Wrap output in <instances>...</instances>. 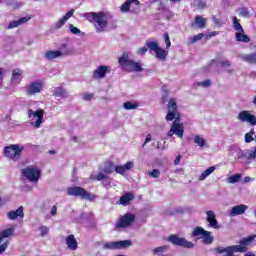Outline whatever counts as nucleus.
<instances>
[{"label":"nucleus","mask_w":256,"mask_h":256,"mask_svg":"<svg viewBox=\"0 0 256 256\" xmlns=\"http://www.w3.org/2000/svg\"><path fill=\"white\" fill-rule=\"evenodd\" d=\"M3 85V68H0V86Z\"/></svg>","instance_id":"nucleus-60"},{"label":"nucleus","mask_w":256,"mask_h":256,"mask_svg":"<svg viewBox=\"0 0 256 256\" xmlns=\"http://www.w3.org/2000/svg\"><path fill=\"white\" fill-rule=\"evenodd\" d=\"M215 35H219V32L214 31L210 33V37H215Z\"/></svg>","instance_id":"nucleus-64"},{"label":"nucleus","mask_w":256,"mask_h":256,"mask_svg":"<svg viewBox=\"0 0 256 256\" xmlns=\"http://www.w3.org/2000/svg\"><path fill=\"white\" fill-rule=\"evenodd\" d=\"M44 87L43 80L32 81L24 87L25 95L27 97H35V95H39L43 91Z\"/></svg>","instance_id":"nucleus-6"},{"label":"nucleus","mask_w":256,"mask_h":256,"mask_svg":"<svg viewBox=\"0 0 256 256\" xmlns=\"http://www.w3.org/2000/svg\"><path fill=\"white\" fill-rule=\"evenodd\" d=\"M133 242L131 240H122L116 241V249H127V247H131Z\"/></svg>","instance_id":"nucleus-34"},{"label":"nucleus","mask_w":256,"mask_h":256,"mask_svg":"<svg viewBox=\"0 0 256 256\" xmlns=\"http://www.w3.org/2000/svg\"><path fill=\"white\" fill-rule=\"evenodd\" d=\"M203 37H205V35L203 33L197 34L193 37L189 38V41L191 44L193 43H197V41H201L203 39Z\"/></svg>","instance_id":"nucleus-46"},{"label":"nucleus","mask_w":256,"mask_h":256,"mask_svg":"<svg viewBox=\"0 0 256 256\" xmlns=\"http://www.w3.org/2000/svg\"><path fill=\"white\" fill-rule=\"evenodd\" d=\"M27 115L32 127H35V129L41 128V125H43V117L45 115V111L43 109H28Z\"/></svg>","instance_id":"nucleus-4"},{"label":"nucleus","mask_w":256,"mask_h":256,"mask_svg":"<svg viewBox=\"0 0 256 256\" xmlns=\"http://www.w3.org/2000/svg\"><path fill=\"white\" fill-rule=\"evenodd\" d=\"M232 26L233 29H235L236 32L241 31L243 32V26H241V22L237 17H232Z\"/></svg>","instance_id":"nucleus-39"},{"label":"nucleus","mask_w":256,"mask_h":256,"mask_svg":"<svg viewBox=\"0 0 256 256\" xmlns=\"http://www.w3.org/2000/svg\"><path fill=\"white\" fill-rule=\"evenodd\" d=\"M244 157L246 159H248V161H255V159H256V146H254L250 149H247L244 152Z\"/></svg>","instance_id":"nucleus-29"},{"label":"nucleus","mask_w":256,"mask_h":256,"mask_svg":"<svg viewBox=\"0 0 256 256\" xmlns=\"http://www.w3.org/2000/svg\"><path fill=\"white\" fill-rule=\"evenodd\" d=\"M23 81V70L16 68L12 72L11 83L19 85Z\"/></svg>","instance_id":"nucleus-20"},{"label":"nucleus","mask_w":256,"mask_h":256,"mask_svg":"<svg viewBox=\"0 0 256 256\" xmlns=\"http://www.w3.org/2000/svg\"><path fill=\"white\" fill-rule=\"evenodd\" d=\"M50 215H52V217H55V215H57V206L54 205L51 208Z\"/></svg>","instance_id":"nucleus-56"},{"label":"nucleus","mask_w":256,"mask_h":256,"mask_svg":"<svg viewBox=\"0 0 256 256\" xmlns=\"http://www.w3.org/2000/svg\"><path fill=\"white\" fill-rule=\"evenodd\" d=\"M230 251L233 253H246L247 247L243 246L241 243L239 245L229 246Z\"/></svg>","instance_id":"nucleus-33"},{"label":"nucleus","mask_w":256,"mask_h":256,"mask_svg":"<svg viewBox=\"0 0 256 256\" xmlns=\"http://www.w3.org/2000/svg\"><path fill=\"white\" fill-rule=\"evenodd\" d=\"M65 55H73V54H63L60 50H48L45 52L44 57L48 61H53V59H59V57H65Z\"/></svg>","instance_id":"nucleus-19"},{"label":"nucleus","mask_w":256,"mask_h":256,"mask_svg":"<svg viewBox=\"0 0 256 256\" xmlns=\"http://www.w3.org/2000/svg\"><path fill=\"white\" fill-rule=\"evenodd\" d=\"M163 39H164V43L166 45V49H170L171 48V38H169V33L165 32L163 34Z\"/></svg>","instance_id":"nucleus-47"},{"label":"nucleus","mask_w":256,"mask_h":256,"mask_svg":"<svg viewBox=\"0 0 256 256\" xmlns=\"http://www.w3.org/2000/svg\"><path fill=\"white\" fill-rule=\"evenodd\" d=\"M251 181H253V178L249 177V176H246L244 178V183H251Z\"/></svg>","instance_id":"nucleus-61"},{"label":"nucleus","mask_w":256,"mask_h":256,"mask_svg":"<svg viewBox=\"0 0 256 256\" xmlns=\"http://www.w3.org/2000/svg\"><path fill=\"white\" fill-rule=\"evenodd\" d=\"M159 175H161V172L158 169H154L152 172H150V176L154 179H159Z\"/></svg>","instance_id":"nucleus-51"},{"label":"nucleus","mask_w":256,"mask_h":256,"mask_svg":"<svg viewBox=\"0 0 256 256\" xmlns=\"http://www.w3.org/2000/svg\"><path fill=\"white\" fill-rule=\"evenodd\" d=\"M221 67H231V62L229 60L222 61Z\"/></svg>","instance_id":"nucleus-57"},{"label":"nucleus","mask_w":256,"mask_h":256,"mask_svg":"<svg viewBox=\"0 0 256 256\" xmlns=\"http://www.w3.org/2000/svg\"><path fill=\"white\" fill-rule=\"evenodd\" d=\"M94 179H96V181H103V179H107V175L103 174V173H98Z\"/></svg>","instance_id":"nucleus-54"},{"label":"nucleus","mask_w":256,"mask_h":256,"mask_svg":"<svg viewBox=\"0 0 256 256\" xmlns=\"http://www.w3.org/2000/svg\"><path fill=\"white\" fill-rule=\"evenodd\" d=\"M213 21L216 25H223V22H221V19L217 18V17H213Z\"/></svg>","instance_id":"nucleus-58"},{"label":"nucleus","mask_w":256,"mask_h":256,"mask_svg":"<svg viewBox=\"0 0 256 256\" xmlns=\"http://www.w3.org/2000/svg\"><path fill=\"white\" fill-rule=\"evenodd\" d=\"M69 29L72 35H79V33H81V30L75 27L73 24H69Z\"/></svg>","instance_id":"nucleus-50"},{"label":"nucleus","mask_w":256,"mask_h":256,"mask_svg":"<svg viewBox=\"0 0 256 256\" xmlns=\"http://www.w3.org/2000/svg\"><path fill=\"white\" fill-rule=\"evenodd\" d=\"M38 231H40L41 237H47L49 235V227L47 226H40Z\"/></svg>","instance_id":"nucleus-48"},{"label":"nucleus","mask_w":256,"mask_h":256,"mask_svg":"<svg viewBox=\"0 0 256 256\" xmlns=\"http://www.w3.org/2000/svg\"><path fill=\"white\" fill-rule=\"evenodd\" d=\"M139 5V0H126L121 6L122 13H127L131 9V4Z\"/></svg>","instance_id":"nucleus-31"},{"label":"nucleus","mask_w":256,"mask_h":256,"mask_svg":"<svg viewBox=\"0 0 256 256\" xmlns=\"http://www.w3.org/2000/svg\"><path fill=\"white\" fill-rule=\"evenodd\" d=\"M238 121H241V123H248L252 127H255L256 125V116L253 114V111L251 110H242L238 113L237 116Z\"/></svg>","instance_id":"nucleus-11"},{"label":"nucleus","mask_w":256,"mask_h":256,"mask_svg":"<svg viewBox=\"0 0 256 256\" xmlns=\"http://www.w3.org/2000/svg\"><path fill=\"white\" fill-rule=\"evenodd\" d=\"M206 23L207 19L203 18V16L197 15L195 17V24L197 25V27H199V29H205Z\"/></svg>","instance_id":"nucleus-36"},{"label":"nucleus","mask_w":256,"mask_h":256,"mask_svg":"<svg viewBox=\"0 0 256 256\" xmlns=\"http://www.w3.org/2000/svg\"><path fill=\"white\" fill-rule=\"evenodd\" d=\"M137 107H139V103L137 102L128 101L123 104V108L126 111H134L135 109H137Z\"/></svg>","instance_id":"nucleus-37"},{"label":"nucleus","mask_w":256,"mask_h":256,"mask_svg":"<svg viewBox=\"0 0 256 256\" xmlns=\"http://www.w3.org/2000/svg\"><path fill=\"white\" fill-rule=\"evenodd\" d=\"M55 97H61L62 99H65L67 97V90L63 87H56L53 91Z\"/></svg>","instance_id":"nucleus-35"},{"label":"nucleus","mask_w":256,"mask_h":256,"mask_svg":"<svg viewBox=\"0 0 256 256\" xmlns=\"http://www.w3.org/2000/svg\"><path fill=\"white\" fill-rule=\"evenodd\" d=\"M247 209H249V206L245 204L235 205L229 210V217H237L239 215H243Z\"/></svg>","instance_id":"nucleus-16"},{"label":"nucleus","mask_w":256,"mask_h":256,"mask_svg":"<svg viewBox=\"0 0 256 256\" xmlns=\"http://www.w3.org/2000/svg\"><path fill=\"white\" fill-rule=\"evenodd\" d=\"M22 175L31 183H37L41 177V170L37 167H27L22 170Z\"/></svg>","instance_id":"nucleus-10"},{"label":"nucleus","mask_w":256,"mask_h":256,"mask_svg":"<svg viewBox=\"0 0 256 256\" xmlns=\"http://www.w3.org/2000/svg\"><path fill=\"white\" fill-rule=\"evenodd\" d=\"M6 217H8L10 221H15V219H19V217L20 219H23V217H25L23 206H20L17 210L7 212Z\"/></svg>","instance_id":"nucleus-18"},{"label":"nucleus","mask_w":256,"mask_h":256,"mask_svg":"<svg viewBox=\"0 0 256 256\" xmlns=\"http://www.w3.org/2000/svg\"><path fill=\"white\" fill-rule=\"evenodd\" d=\"M167 115L165 117L166 121H174L171 125L170 130L167 133L168 137H173L176 135L180 139H183V133H185V128L183 124L179 123L181 116L179 114V106L177 105L176 98H170L167 104Z\"/></svg>","instance_id":"nucleus-1"},{"label":"nucleus","mask_w":256,"mask_h":256,"mask_svg":"<svg viewBox=\"0 0 256 256\" xmlns=\"http://www.w3.org/2000/svg\"><path fill=\"white\" fill-rule=\"evenodd\" d=\"M118 63L123 71H127V73H141V71H143V64L129 59V53L127 52H124L120 56Z\"/></svg>","instance_id":"nucleus-3"},{"label":"nucleus","mask_w":256,"mask_h":256,"mask_svg":"<svg viewBox=\"0 0 256 256\" xmlns=\"http://www.w3.org/2000/svg\"><path fill=\"white\" fill-rule=\"evenodd\" d=\"M147 50V47H141L136 51V53L137 55H145L147 53Z\"/></svg>","instance_id":"nucleus-55"},{"label":"nucleus","mask_w":256,"mask_h":256,"mask_svg":"<svg viewBox=\"0 0 256 256\" xmlns=\"http://www.w3.org/2000/svg\"><path fill=\"white\" fill-rule=\"evenodd\" d=\"M169 249L168 246H160L152 250L153 255L164 256L163 254Z\"/></svg>","instance_id":"nucleus-41"},{"label":"nucleus","mask_w":256,"mask_h":256,"mask_svg":"<svg viewBox=\"0 0 256 256\" xmlns=\"http://www.w3.org/2000/svg\"><path fill=\"white\" fill-rule=\"evenodd\" d=\"M168 241L172 243V245H178V247H185L186 249H193V247H195L193 242L177 235H170Z\"/></svg>","instance_id":"nucleus-12"},{"label":"nucleus","mask_w":256,"mask_h":256,"mask_svg":"<svg viewBox=\"0 0 256 256\" xmlns=\"http://www.w3.org/2000/svg\"><path fill=\"white\" fill-rule=\"evenodd\" d=\"M255 237L256 235H252V236H248L242 240H240V243L243 245V247H249V245H251V243H253V241H255Z\"/></svg>","instance_id":"nucleus-40"},{"label":"nucleus","mask_w":256,"mask_h":256,"mask_svg":"<svg viewBox=\"0 0 256 256\" xmlns=\"http://www.w3.org/2000/svg\"><path fill=\"white\" fill-rule=\"evenodd\" d=\"M102 249H105V250H115V249H117V241L105 242L102 246Z\"/></svg>","instance_id":"nucleus-44"},{"label":"nucleus","mask_w":256,"mask_h":256,"mask_svg":"<svg viewBox=\"0 0 256 256\" xmlns=\"http://www.w3.org/2000/svg\"><path fill=\"white\" fill-rule=\"evenodd\" d=\"M82 99H84V101H91V99H93V93H84Z\"/></svg>","instance_id":"nucleus-53"},{"label":"nucleus","mask_w":256,"mask_h":256,"mask_svg":"<svg viewBox=\"0 0 256 256\" xmlns=\"http://www.w3.org/2000/svg\"><path fill=\"white\" fill-rule=\"evenodd\" d=\"M67 193L70 197H80V199H85L86 201L95 199V195L89 194L87 190L77 186L68 188Z\"/></svg>","instance_id":"nucleus-7"},{"label":"nucleus","mask_w":256,"mask_h":256,"mask_svg":"<svg viewBox=\"0 0 256 256\" xmlns=\"http://www.w3.org/2000/svg\"><path fill=\"white\" fill-rule=\"evenodd\" d=\"M133 199H135V195H133V193L131 192H127L120 197L117 203L118 205H123L124 207H126V205H129V203H131Z\"/></svg>","instance_id":"nucleus-25"},{"label":"nucleus","mask_w":256,"mask_h":256,"mask_svg":"<svg viewBox=\"0 0 256 256\" xmlns=\"http://www.w3.org/2000/svg\"><path fill=\"white\" fill-rule=\"evenodd\" d=\"M241 177H243L242 174H233L226 179V183L230 185H235V183H239V181H241Z\"/></svg>","instance_id":"nucleus-32"},{"label":"nucleus","mask_w":256,"mask_h":256,"mask_svg":"<svg viewBox=\"0 0 256 256\" xmlns=\"http://www.w3.org/2000/svg\"><path fill=\"white\" fill-rule=\"evenodd\" d=\"M207 218L206 221L208 223L207 227L211 229H220L221 226L219 225V222L217 221V214L213 212V210H209L206 212Z\"/></svg>","instance_id":"nucleus-15"},{"label":"nucleus","mask_w":256,"mask_h":256,"mask_svg":"<svg viewBox=\"0 0 256 256\" xmlns=\"http://www.w3.org/2000/svg\"><path fill=\"white\" fill-rule=\"evenodd\" d=\"M89 23H92L96 33H105L109 25V14L105 12H87L82 15Z\"/></svg>","instance_id":"nucleus-2"},{"label":"nucleus","mask_w":256,"mask_h":256,"mask_svg":"<svg viewBox=\"0 0 256 256\" xmlns=\"http://www.w3.org/2000/svg\"><path fill=\"white\" fill-rule=\"evenodd\" d=\"M192 237H199V239L203 240L205 245H211V243H213V241H214V238L211 235V232L207 231L199 226L195 227L192 230Z\"/></svg>","instance_id":"nucleus-9"},{"label":"nucleus","mask_w":256,"mask_h":256,"mask_svg":"<svg viewBox=\"0 0 256 256\" xmlns=\"http://www.w3.org/2000/svg\"><path fill=\"white\" fill-rule=\"evenodd\" d=\"M244 256H256L255 252H247Z\"/></svg>","instance_id":"nucleus-63"},{"label":"nucleus","mask_w":256,"mask_h":256,"mask_svg":"<svg viewBox=\"0 0 256 256\" xmlns=\"http://www.w3.org/2000/svg\"><path fill=\"white\" fill-rule=\"evenodd\" d=\"M107 73H111V68L107 65H100L93 71V79H105Z\"/></svg>","instance_id":"nucleus-14"},{"label":"nucleus","mask_w":256,"mask_h":256,"mask_svg":"<svg viewBox=\"0 0 256 256\" xmlns=\"http://www.w3.org/2000/svg\"><path fill=\"white\" fill-rule=\"evenodd\" d=\"M147 143H151V134H148L146 139H145V142H144V145H147Z\"/></svg>","instance_id":"nucleus-59"},{"label":"nucleus","mask_w":256,"mask_h":256,"mask_svg":"<svg viewBox=\"0 0 256 256\" xmlns=\"http://www.w3.org/2000/svg\"><path fill=\"white\" fill-rule=\"evenodd\" d=\"M133 161H128L126 164L124 165H119V166H115L114 170L116 171V173H118L119 175H125L126 171H131V169H133Z\"/></svg>","instance_id":"nucleus-21"},{"label":"nucleus","mask_w":256,"mask_h":256,"mask_svg":"<svg viewBox=\"0 0 256 256\" xmlns=\"http://www.w3.org/2000/svg\"><path fill=\"white\" fill-rule=\"evenodd\" d=\"M253 135H255V129H251L246 133L244 136L245 143H253V141H255V137H253Z\"/></svg>","instance_id":"nucleus-42"},{"label":"nucleus","mask_w":256,"mask_h":256,"mask_svg":"<svg viewBox=\"0 0 256 256\" xmlns=\"http://www.w3.org/2000/svg\"><path fill=\"white\" fill-rule=\"evenodd\" d=\"M146 47H148L150 51H154V53H156V57L159 61H165V59H167V55H169V49L159 47V43H157V41L146 42Z\"/></svg>","instance_id":"nucleus-8"},{"label":"nucleus","mask_w":256,"mask_h":256,"mask_svg":"<svg viewBox=\"0 0 256 256\" xmlns=\"http://www.w3.org/2000/svg\"><path fill=\"white\" fill-rule=\"evenodd\" d=\"M7 247H9V244L7 242H4L2 244L0 243V255H2V253H5Z\"/></svg>","instance_id":"nucleus-52"},{"label":"nucleus","mask_w":256,"mask_h":256,"mask_svg":"<svg viewBox=\"0 0 256 256\" xmlns=\"http://www.w3.org/2000/svg\"><path fill=\"white\" fill-rule=\"evenodd\" d=\"M65 241L70 251H77V247L79 244L77 243V239L75 238V235L70 234L69 236L66 237Z\"/></svg>","instance_id":"nucleus-23"},{"label":"nucleus","mask_w":256,"mask_h":256,"mask_svg":"<svg viewBox=\"0 0 256 256\" xmlns=\"http://www.w3.org/2000/svg\"><path fill=\"white\" fill-rule=\"evenodd\" d=\"M179 161H181V156H177L174 160V165H179Z\"/></svg>","instance_id":"nucleus-62"},{"label":"nucleus","mask_w":256,"mask_h":256,"mask_svg":"<svg viewBox=\"0 0 256 256\" xmlns=\"http://www.w3.org/2000/svg\"><path fill=\"white\" fill-rule=\"evenodd\" d=\"M238 15L240 17H245V18H249L250 14H249V9L247 8H238Z\"/></svg>","instance_id":"nucleus-45"},{"label":"nucleus","mask_w":256,"mask_h":256,"mask_svg":"<svg viewBox=\"0 0 256 256\" xmlns=\"http://www.w3.org/2000/svg\"><path fill=\"white\" fill-rule=\"evenodd\" d=\"M229 155L234 157V159H243V157H245V152H243L239 147L232 146L230 148Z\"/></svg>","instance_id":"nucleus-26"},{"label":"nucleus","mask_w":256,"mask_h":256,"mask_svg":"<svg viewBox=\"0 0 256 256\" xmlns=\"http://www.w3.org/2000/svg\"><path fill=\"white\" fill-rule=\"evenodd\" d=\"M193 141L199 149H205V147H209V144L207 143V139H205V136L203 135H195L193 137Z\"/></svg>","instance_id":"nucleus-24"},{"label":"nucleus","mask_w":256,"mask_h":256,"mask_svg":"<svg viewBox=\"0 0 256 256\" xmlns=\"http://www.w3.org/2000/svg\"><path fill=\"white\" fill-rule=\"evenodd\" d=\"M24 149L25 147L23 145L11 144L10 146L4 148V155L12 161H19V159H21V153H23Z\"/></svg>","instance_id":"nucleus-5"},{"label":"nucleus","mask_w":256,"mask_h":256,"mask_svg":"<svg viewBox=\"0 0 256 256\" xmlns=\"http://www.w3.org/2000/svg\"><path fill=\"white\" fill-rule=\"evenodd\" d=\"M75 13V9L69 10L64 16H62L60 19L57 20V22L54 23V29L59 30L61 27L65 25Z\"/></svg>","instance_id":"nucleus-17"},{"label":"nucleus","mask_w":256,"mask_h":256,"mask_svg":"<svg viewBox=\"0 0 256 256\" xmlns=\"http://www.w3.org/2000/svg\"><path fill=\"white\" fill-rule=\"evenodd\" d=\"M135 222V214L126 213L119 217L118 221L116 222V227L118 229H125V227H131Z\"/></svg>","instance_id":"nucleus-13"},{"label":"nucleus","mask_w":256,"mask_h":256,"mask_svg":"<svg viewBox=\"0 0 256 256\" xmlns=\"http://www.w3.org/2000/svg\"><path fill=\"white\" fill-rule=\"evenodd\" d=\"M211 85H212L211 80H204L201 82L194 83V87H203L204 89L211 87Z\"/></svg>","instance_id":"nucleus-43"},{"label":"nucleus","mask_w":256,"mask_h":256,"mask_svg":"<svg viewBox=\"0 0 256 256\" xmlns=\"http://www.w3.org/2000/svg\"><path fill=\"white\" fill-rule=\"evenodd\" d=\"M216 253H219L222 256H233V253L231 252L229 246L226 248L224 247L216 248Z\"/></svg>","instance_id":"nucleus-38"},{"label":"nucleus","mask_w":256,"mask_h":256,"mask_svg":"<svg viewBox=\"0 0 256 256\" xmlns=\"http://www.w3.org/2000/svg\"><path fill=\"white\" fill-rule=\"evenodd\" d=\"M113 171H115V167L113 166V164H109L104 167L105 175H111V173H113Z\"/></svg>","instance_id":"nucleus-49"},{"label":"nucleus","mask_w":256,"mask_h":256,"mask_svg":"<svg viewBox=\"0 0 256 256\" xmlns=\"http://www.w3.org/2000/svg\"><path fill=\"white\" fill-rule=\"evenodd\" d=\"M215 169H217V167H215V166H210L209 168H207L199 176V178H198L199 181H205V179H207V177H209V175H212V173H215Z\"/></svg>","instance_id":"nucleus-30"},{"label":"nucleus","mask_w":256,"mask_h":256,"mask_svg":"<svg viewBox=\"0 0 256 256\" xmlns=\"http://www.w3.org/2000/svg\"><path fill=\"white\" fill-rule=\"evenodd\" d=\"M29 21H31V16H25L18 20H14L9 23L8 29H15V28L19 27L20 25H25V23H29Z\"/></svg>","instance_id":"nucleus-22"},{"label":"nucleus","mask_w":256,"mask_h":256,"mask_svg":"<svg viewBox=\"0 0 256 256\" xmlns=\"http://www.w3.org/2000/svg\"><path fill=\"white\" fill-rule=\"evenodd\" d=\"M235 39H236V41H238L240 43H249V41H251L249 36H247V34H245V30H242V32L241 31L236 32Z\"/></svg>","instance_id":"nucleus-27"},{"label":"nucleus","mask_w":256,"mask_h":256,"mask_svg":"<svg viewBox=\"0 0 256 256\" xmlns=\"http://www.w3.org/2000/svg\"><path fill=\"white\" fill-rule=\"evenodd\" d=\"M13 233H15L14 227H10L8 229L2 230L0 232V244L3 243L4 239L11 237L13 235Z\"/></svg>","instance_id":"nucleus-28"}]
</instances>
